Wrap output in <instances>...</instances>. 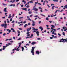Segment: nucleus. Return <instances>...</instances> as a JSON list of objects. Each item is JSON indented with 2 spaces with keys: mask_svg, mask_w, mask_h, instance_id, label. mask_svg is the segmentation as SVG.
Instances as JSON below:
<instances>
[{
  "mask_svg": "<svg viewBox=\"0 0 67 67\" xmlns=\"http://www.w3.org/2000/svg\"><path fill=\"white\" fill-rule=\"evenodd\" d=\"M4 23L5 24H3L1 25V26L2 27H3L4 26V28L5 29H6L7 27V24H6V21H4Z\"/></svg>",
  "mask_w": 67,
  "mask_h": 67,
  "instance_id": "f257e3e1",
  "label": "nucleus"
},
{
  "mask_svg": "<svg viewBox=\"0 0 67 67\" xmlns=\"http://www.w3.org/2000/svg\"><path fill=\"white\" fill-rule=\"evenodd\" d=\"M34 47H32V48L31 49V53H34Z\"/></svg>",
  "mask_w": 67,
  "mask_h": 67,
  "instance_id": "f03ea898",
  "label": "nucleus"
},
{
  "mask_svg": "<svg viewBox=\"0 0 67 67\" xmlns=\"http://www.w3.org/2000/svg\"><path fill=\"white\" fill-rule=\"evenodd\" d=\"M7 7L5 8L4 10V11L5 12H7L8 11L7 10Z\"/></svg>",
  "mask_w": 67,
  "mask_h": 67,
  "instance_id": "7ed1b4c3",
  "label": "nucleus"
},
{
  "mask_svg": "<svg viewBox=\"0 0 67 67\" xmlns=\"http://www.w3.org/2000/svg\"><path fill=\"white\" fill-rule=\"evenodd\" d=\"M31 29V27H30V28H28L27 29V31L29 32V31H30Z\"/></svg>",
  "mask_w": 67,
  "mask_h": 67,
  "instance_id": "20e7f679",
  "label": "nucleus"
},
{
  "mask_svg": "<svg viewBox=\"0 0 67 67\" xmlns=\"http://www.w3.org/2000/svg\"><path fill=\"white\" fill-rule=\"evenodd\" d=\"M32 22H33L32 26H34L35 25V22L33 20H32Z\"/></svg>",
  "mask_w": 67,
  "mask_h": 67,
  "instance_id": "39448f33",
  "label": "nucleus"
},
{
  "mask_svg": "<svg viewBox=\"0 0 67 67\" xmlns=\"http://www.w3.org/2000/svg\"><path fill=\"white\" fill-rule=\"evenodd\" d=\"M33 10H34L35 11H38V9L37 8H35L33 9Z\"/></svg>",
  "mask_w": 67,
  "mask_h": 67,
  "instance_id": "423d86ee",
  "label": "nucleus"
},
{
  "mask_svg": "<svg viewBox=\"0 0 67 67\" xmlns=\"http://www.w3.org/2000/svg\"><path fill=\"white\" fill-rule=\"evenodd\" d=\"M36 44V42H32V43L31 44L32 45H34V44Z\"/></svg>",
  "mask_w": 67,
  "mask_h": 67,
  "instance_id": "0eeeda50",
  "label": "nucleus"
},
{
  "mask_svg": "<svg viewBox=\"0 0 67 67\" xmlns=\"http://www.w3.org/2000/svg\"><path fill=\"white\" fill-rule=\"evenodd\" d=\"M28 26L27 24H25L24 26V27H26V26Z\"/></svg>",
  "mask_w": 67,
  "mask_h": 67,
  "instance_id": "6e6552de",
  "label": "nucleus"
},
{
  "mask_svg": "<svg viewBox=\"0 0 67 67\" xmlns=\"http://www.w3.org/2000/svg\"><path fill=\"white\" fill-rule=\"evenodd\" d=\"M22 2H24V4H25L26 3V1L24 0H23L22 1Z\"/></svg>",
  "mask_w": 67,
  "mask_h": 67,
  "instance_id": "1a4fd4ad",
  "label": "nucleus"
},
{
  "mask_svg": "<svg viewBox=\"0 0 67 67\" xmlns=\"http://www.w3.org/2000/svg\"><path fill=\"white\" fill-rule=\"evenodd\" d=\"M36 54H38V55H39V54H40V51H36Z\"/></svg>",
  "mask_w": 67,
  "mask_h": 67,
  "instance_id": "9d476101",
  "label": "nucleus"
},
{
  "mask_svg": "<svg viewBox=\"0 0 67 67\" xmlns=\"http://www.w3.org/2000/svg\"><path fill=\"white\" fill-rule=\"evenodd\" d=\"M15 1V0H13V1H10V2H12V3H13Z\"/></svg>",
  "mask_w": 67,
  "mask_h": 67,
  "instance_id": "9b49d317",
  "label": "nucleus"
},
{
  "mask_svg": "<svg viewBox=\"0 0 67 67\" xmlns=\"http://www.w3.org/2000/svg\"><path fill=\"white\" fill-rule=\"evenodd\" d=\"M10 7H12V6H13V7H15V4H14L13 5L12 4L10 5Z\"/></svg>",
  "mask_w": 67,
  "mask_h": 67,
  "instance_id": "f8f14e48",
  "label": "nucleus"
},
{
  "mask_svg": "<svg viewBox=\"0 0 67 67\" xmlns=\"http://www.w3.org/2000/svg\"><path fill=\"white\" fill-rule=\"evenodd\" d=\"M22 10H26L27 9L26 8H22Z\"/></svg>",
  "mask_w": 67,
  "mask_h": 67,
  "instance_id": "ddd939ff",
  "label": "nucleus"
},
{
  "mask_svg": "<svg viewBox=\"0 0 67 67\" xmlns=\"http://www.w3.org/2000/svg\"><path fill=\"white\" fill-rule=\"evenodd\" d=\"M28 3H33V2L32 1V0L28 2Z\"/></svg>",
  "mask_w": 67,
  "mask_h": 67,
  "instance_id": "4468645a",
  "label": "nucleus"
},
{
  "mask_svg": "<svg viewBox=\"0 0 67 67\" xmlns=\"http://www.w3.org/2000/svg\"><path fill=\"white\" fill-rule=\"evenodd\" d=\"M38 31V29H32V31Z\"/></svg>",
  "mask_w": 67,
  "mask_h": 67,
  "instance_id": "2eb2a0df",
  "label": "nucleus"
},
{
  "mask_svg": "<svg viewBox=\"0 0 67 67\" xmlns=\"http://www.w3.org/2000/svg\"><path fill=\"white\" fill-rule=\"evenodd\" d=\"M36 34H39L40 32H39L38 31H37L36 32Z\"/></svg>",
  "mask_w": 67,
  "mask_h": 67,
  "instance_id": "dca6fc26",
  "label": "nucleus"
},
{
  "mask_svg": "<svg viewBox=\"0 0 67 67\" xmlns=\"http://www.w3.org/2000/svg\"><path fill=\"white\" fill-rule=\"evenodd\" d=\"M9 32H8L7 33V34H9V33H10L11 32V30H10L9 31Z\"/></svg>",
  "mask_w": 67,
  "mask_h": 67,
  "instance_id": "f3484780",
  "label": "nucleus"
},
{
  "mask_svg": "<svg viewBox=\"0 0 67 67\" xmlns=\"http://www.w3.org/2000/svg\"><path fill=\"white\" fill-rule=\"evenodd\" d=\"M46 20H48V21L49 20L48 19V17H47L46 19Z\"/></svg>",
  "mask_w": 67,
  "mask_h": 67,
  "instance_id": "a211bd4d",
  "label": "nucleus"
},
{
  "mask_svg": "<svg viewBox=\"0 0 67 67\" xmlns=\"http://www.w3.org/2000/svg\"><path fill=\"white\" fill-rule=\"evenodd\" d=\"M38 9H40V10H42V8L41 7H39Z\"/></svg>",
  "mask_w": 67,
  "mask_h": 67,
  "instance_id": "6ab92c4d",
  "label": "nucleus"
},
{
  "mask_svg": "<svg viewBox=\"0 0 67 67\" xmlns=\"http://www.w3.org/2000/svg\"><path fill=\"white\" fill-rule=\"evenodd\" d=\"M36 8V7L35 6L34 7H33V9H32V10H34V9H36V8Z\"/></svg>",
  "mask_w": 67,
  "mask_h": 67,
  "instance_id": "aec40b11",
  "label": "nucleus"
},
{
  "mask_svg": "<svg viewBox=\"0 0 67 67\" xmlns=\"http://www.w3.org/2000/svg\"><path fill=\"white\" fill-rule=\"evenodd\" d=\"M64 7L65 8H67V5H66L65 6H64Z\"/></svg>",
  "mask_w": 67,
  "mask_h": 67,
  "instance_id": "412c9836",
  "label": "nucleus"
},
{
  "mask_svg": "<svg viewBox=\"0 0 67 67\" xmlns=\"http://www.w3.org/2000/svg\"><path fill=\"white\" fill-rule=\"evenodd\" d=\"M17 32H18V34H20V31H19V30H18Z\"/></svg>",
  "mask_w": 67,
  "mask_h": 67,
  "instance_id": "4be33fe9",
  "label": "nucleus"
},
{
  "mask_svg": "<svg viewBox=\"0 0 67 67\" xmlns=\"http://www.w3.org/2000/svg\"><path fill=\"white\" fill-rule=\"evenodd\" d=\"M40 15H42V16H44V17H45V15H44L43 14H40Z\"/></svg>",
  "mask_w": 67,
  "mask_h": 67,
  "instance_id": "5701e85b",
  "label": "nucleus"
},
{
  "mask_svg": "<svg viewBox=\"0 0 67 67\" xmlns=\"http://www.w3.org/2000/svg\"><path fill=\"white\" fill-rule=\"evenodd\" d=\"M28 20H29V21H32V20L30 19V18L28 19Z\"/></svg>",
  "mask_w": 67,
  "mask_h": 67,
  "instance_id": "b1692460",
  "label": "nucleus"
},
{
  "mask_svg": "<svg viewBox=\"0 0 67 67\" xmlns=\"http://www.w3.org/2000/svg\"><path fill=\"white\" fill-rule=\"evenodd\" d=\"M63 34L64 35V36H65V32H63Z\"/></svg>",
  "mask_w": 67,
  "mask_h": 67,
  "instance_id": "393cba45",
  "label": "nucleus"
},
{
  "mask_svg": "<svg viewBox=\"0 0 67 67\" xmlns=\"http://www.w3.org/2000/svg\"><path fill=\"white\" fill-rule=\"evenodd\" d=\"M32 13V12L31 11L30 12H29V14H31Z\"/></svg>",
  "mask_w": 67,
  "mask_h": 67,
  "instance_id": "a878e982",
  "label": "nucleus"
},
{
  "mask_svg": "<svg viewBox=\"0 0 67 67\" xmlns=\"http://www.w3.org/2000/svg\"><path fill=\"white\" fill-rule=\"evenodd\" d=\"M42 28H43L41 26L39 27V29H42Z\"/></svg>",
  "mask_w": 67,
  "mask_h": 67,
  "instance_id": "bb28decb",
  "label": "nucleus"
},
{
  "mask_svg": "<svg viewBox=\"0 0 67 67\" xmlns=\"http://www.w3.org/2000/svg\"><path fill=\"white\" fill-rule=\"evenodd\" d=\"M3 5H7V4H6L4 3H3Z\"/></svg>",
  "mask_w": 67,
  "mask_h": 67,
  "instance_id": "cd10ccee",
  "label": "nucleus"
},
{
  "mask_svg": "<svg viewBox=\"0 0 67 67\" xmlns=\"http://www.w3.org/2000/svg\"><path fill=\"white\" fill-rule=\"evenodd\" d=\"M63 11H64V10L62 9V10L61 11H60V12H62Z\"/></svg>",
  "mask_w": 67,
  "mask_h": 67,
  "instance_id": "c85d7f7f",
  "label": "nucleus"
},
{
  "mask_svg": "<svg viewBox=\"0 0 67 67\" xmlns=\"http://www.w3.org/2000/svg\"><path fill=\"white\" fill-rule=\"evenodd\" d=\"M47 6L48 8H50L51 7V6H49V5L48 4H47Z\"/></svg>",
  "mask_w": 67,
  "mask_h": 67,
  "instance_id": "c756f323",
  "label": "nucleus"
},
{
  "mask_svg": "<svg viewBox=\"0 0 67 67\" xmlns=\"http://www.w3.org/2000/svg\"><path fill=\"white\" fill-rule=\"evenodd\" d=\"M58 11V10H56V11L54 13H55V14H56V13H57V12Z\"/></svg>",
  "mask_w": 67,
  "mask_h": 67,
  "instance_id": "7c9ffc66",
  "label": "nucleus"
},
{
  "mask_svg": "<svg viewBox=\"0 0 67 67\" xmlns=\"http://www.w3.org/2000/svg\"><path fill=\"white\" fill-rule=\"evenodd\" d=\"M29 7H30V6H29V5H27V6H26V8H29Z\"/></svg>",
  "mask_w": 67,
  "mask_h": 67,
  "instance_id": "2f4dec72",
  "label": "nucleus"
},
{
  "mask_svg": "<svg viewBox=\"0 0 67 67\" xmlns=\"http://www.w3.org/2000/svg\"><path fill=\"white\" fill-rule=\"evenodd\" d=\"M7 47V46H3V48H5Z\"/></svg>",
  "mask_w": 67,
  "mask_h": 67,
  "instance_id": "473e14b6",
  "label": "nucleus"
},
{
  "mask_svg": "<svg viewBox=\"0 0 67 67\" xmlns=\"http://www.w3.org/2000/svg\"><path fill=\"white\" fill-rule=\"evenodd\" d=\"M38 3V2L37 1V2H35V4H37V3Z\"/></svg>",
  "mask_w": 67,
  "mask_h": 67,
  "instance_id": "72a5a7b5",
  "label": "nucleus"
},
{
  "mask_svg": "<svg viewBox=\"0 0 67 67\" xmlns=\"http://www.w3.org/2000/svg\"><path fill=\"white\" fill-rule=\"evenodd\" d=\"M65 28H66V27H64V26L63 27V30H64V29H65Z\"/></svg>",
  "mask_w": 67,
  "mask_h": 67,
  "instance_id": "f704fd0d",
  "label": "nucleus"
},
{
  "mask_svg": "<svg viewBox=\"0 0 67 67\" xmlns=\"http://www.w3.org/2000/svg\"><path fill=\"white\" fill-rule=\"evenodd\" d=\"M5 35H6V34L4 33L3 34V36H5Z\"/></svg>",
  "mask_w": 67,
  "mask_h": 67,
  "instance_id": "c9c22d12",
  "label": "nucleus"
},
{
  "mask_svg": "<svg viewBox=\"0 0 67 67\" xmlns=\"http://www.w3.org/2000/svg\"><path fill=\"white\" fill-rule=\"evenodd\" d=\"M12 21V18H11V19L10 20V21Z\"/></svg>",
  "mask_w": 67,
  "mask_h": 67,
  "instance_id": "e433bc0d",
  "label": "nucleus"
},
{
  "mask_svg": "<svg viewBox=\"0 0 67 67\" xmlns=\"http://www.w3.org/2000/svg\"><path fill=\"white\" fill-rule=\"evenodd\" d=\"M32 16H33V15H30V18H31V17H32Z\"/></svg>",
  "mask_w": 67,
  "mask_h": 67,
  "instance_id": "4c0bfd02",
  "label": "nucleus"
},
{
  "mask_svg": "<svg viewBox=\"0 0 67 67\" xmlns=\"http://www.w3.org/2000/svg\"><path fill=\"white\" fill-rule=\"evenodd\" d=\"M11 44H12V43H8V44L9 45H9H11Z\"/></svg>",
  "mask_w": 67,
  "mask_h": 67,
  "instance_id": "58836bf2",
  "label": "nucleus"
},
{
  "mask_svg": "<svg viewBox=\"0 0 67 67\" xmlns=\"http://www.w3.org/2000/svg\"><path fill=\"white\" fill-rule=\"evenodd\" d=\"M45 1H44L43 5H45Z\"/></svg>",
  "mask_w": 67,
  "mask_h": 67,
  "instance_id": "ea45409f",
  "label": "nucleus"
},
{
  "mask_svg": "<svg viewBox=\"0 0 67 67\" xmlns=\"http://www.w3.org/2000/svg\"><path fill=\"white\" fill-rule=\"evenodd\" d=\"M64 40L65 41V42H67V40L66 39H64Z\"/></svg>",
  "mask_w": 67,
  "mask_h": 67,
  "instance_id": "a19ab883",
  "label": "nucleus"
},
{
  "mask_svg": "<svg viewBox=\"0 0 67 67\" xmlns=\"http://www.w3.org/2000/svg\"><path fill=\"white\" fill-rule=\"evenodd\" d=\"M22 18H23V17H21L19 18V19H22Z\"/></svg>",
  "mask_w": 67,
  "mask_h": 67,
  "instance_id": "79ce46f5",
  "label": "nucleus"
},
{
  "mask_svg": "<svg viewBox=\"0 0 67 67\" xmlns=\"http://www.w3.org/2000/svg\"><path fill=\"white\" fill-rule=\"evenodd\" d=\"M53 30L54 31H56V29H53Z\"/></svg>",
  "mask_w": 67,
  "mask_h": 67,
  "instance_id": "37998d69",
  "label": "nucleus"
},
{
  "mask_svg": "<svg viewBox=\"0 0 67 67\" xmlns=\"http://www.w3.org/2000/svg\"><path fill=\"white\" fill-rule=\"evenodd\" d=\"M67 28L65 29H65L64 30V31H67Z\"/></svg>",
  "mask_w": 67,
  "mask_h": 67,
  "instance_id": "c03bdc74",
  "label": "nucleus"
},
{
  "mask_svg": "<svg viewBox=\"0 0 67 67\" xmlns=\"http://www.w3.org/2000/svg\"><path fill=\"white\" fill-rule=\"evenodd\" d=\"M13 38L14 40H15V37H13Z\"/></svg>",
  "mask_w": 67,
  "mask_h": 67,
  "instance_id": "a18cd8bd",
  "label": "nucleus"
},
{
  "mask_svg": "<svg viewBox=\"0 0 67 67\" xmlns=\"http://www.w3.org/2000/svg\"><path fill=\"white\" fill-rule=\"evenodd\" d=\"M27 19H30V17H29V16H27Z\"/></svg>",
  "mask_w": 67,
  "mask_h": 67,
  "instance_id": "49530a36",
  "label": "nucleus"
},
{
  "mask_svg": "<svg viewBox=\"0 0 67 67\" xmlns=\"http://www.w3.org/2000/svg\"><path fill=\"white\" fill-rule=\"evenodd\" d=\"M19 30H22V29H21V28H19L18 29Z\"/></svg>",
  "mask_w": 67,
  "mask_h": 67,
  "instance_id": "de8ad7c7",
  "label": "nucleus"
},
{
  "mask_svg": "<svg viewBox=\"0 0 67 67\" xmlns=\"http://www.w3.org/2000/svg\"><path fill=\"white\" fill-rule=\"evenodd\" d=\"M26 46H29V44H26Z\"/></svg>",
  "mask_w": 67,
  "mask_h": 67,
  "instance_id": "09e8293b",
  "label": "nucleus"
},
{
  "mask_svg": "<svg viewBox=\"0 0 67 67\" xmlns=\"http://www.w3.org/2000/svg\"><path fill=\"white\" fill-rule=\"evenodd\" d=\"M19 45H21V44H22V43L21 42H20L19 43Z\"/></svg>",
  "mask_w": 67,
  "mask_h": 67,
  "instance_id": "8fccbe9b",
  "label": "nucleus"
},
{
  "mask_svg": "<svg viewBox=\"0 0 67 67\" xmlns=\"http://www.w3.org/2000/svg\"><path fill=\"white\" fill-rule=\"evenodd\" d=\"M37 16H38L37 15H36V16H34V17H35V18H36V17H37Z\"/></svg>",
  "mask_w": 67,
  "mask_h": 67,
  "instance_id": "3c124183",
  "label": "nucleus"
},
{
  "mask_svg": "<svg viewBox=\"0 0 67 67\" xmlns=\"http://www.w3.org/2000/svg\"><path fill=\"white\" fill-rule=\"evenodd\" d=\"M51 26H52V27H55V26H54L53 25H51Z\"/></svg>",
  "mask_w": 67,
  "mask_h": 67,
  "instance_id": "603ef678",
  "label": "nucleus"
},
{
  "mask_svg": "<svg viewBox=\"0 0 67 67\" xmlns=\"http://www.w3.org/2000/svg\"><path fill=\"white\" fill-rule=\"evenodd\" d=\"M30 38V37H26V38Z\"/></svg>",
  "mask_w": 67,
  "mask_h": 67,
  "instance_id": "864d4df0",
  "label": "nucleus"
},
{
  "mask_svg": "<svg viewBox=\"0 0 67 67\" xmlns=\"http://www.w3.org/2000/svg\"><path fill=\"white\" fill-rule=\"evenodd\" d=\"M30 33V32H27L26 33V34H29Z\"/></svg>",
  "mask_w": 67,
  "mask_h": 67,
  "instance_id": "5fc2aeb1",
  "label": "nucleus"
},
{
  "mask_svg": "<svg viewBox=\"0 0 67 67\" xmlns=\"http://www.w3.org/2000/svg\"><path fill=\"white\" fill-rule=\"evenodd\" d=\"M26 21H24V22L23 23H24H24H26Z\"/></svg>",
  "mask_w": 67,
  "mask_h": 67,
  "instance_id": "6e6d98bb",
  "label": "nucleus"
},
{
  "mask_svg": "<svg viewBox=\"0 0 67 67\" xmlns=\"http://www.w3.org/2000/svg\"><path fill=\"white\" fill-rule=\"evenodd\" d=\"M46 3H48V1H46Z\"/></svg>",
  "mask_w": 67,
  "mask_h": 67,
  "instance_id": "4d7b16f0",
  "label": "nucleus"
},
{
  "mask_svg": "<svg viewBox=\"0 0 67 67\" xmlns=\"http://www.w3.org/2000/svg\"><path fill=\"white\" fill-rule=\"evenodd\" d=\"M51 6H52V5H55L54 4H51Z\"/></svg>",
  "mask_w": 67,
  "mask_h": 67,
  "instance_id": "13d9d810",
  "label": "nucleus"
},
{
  "mask_svg": "<svg viewBox=\"0 0 67 67\" xmlns=\"http://www.w3.org/2000/svg\"><path fill=\"white\" fill-rule=\"evenodd\" d=\"M5 16L3 17L2 18V19H5Z\"/></svg>",
  "mask_w": 67,
  "mask_h": 67,
  "instance_id": "bf43d9fd",
  "label": "nucleus"
},
{
  "mask_svg": "<svg viewBox=\"0 0 67 67\" xmlns=\"http://www.w3.org/2000/svg\"><path fill=\"white\" fill-rule=\"evenodd\" d=\"M27 36H30V34H28V35H27Z\"/></svg>",
  "mask_w": 67,
  "mask_h": 67,
  "instance_id": "052dcab7",
  "label": "nucleus"
},
{
  "mask_svg": "<svg viewBox=\"0 0 67 67\" xmlns=\"http://www.w3.org/2000/svg\"><path fill=\"white\" fill-rule=\"evenodd\" d=\"M9 16L10 18H11L12 17V16H11V14H9Z\"/></svg>",
  "mask_w": 67,
  "mask_h": 67,
  "instance_id": "680f3d73",
  "label": "nucleus"
},
{
  "mask_svg": "<svg viewBox=\"0 0 67 67\" xmlns=\"http://www.w3.org/2000/svg\"><path fill=\"white\" fill-rule=\"evenodd\" d=\"M41 21H39V24H41Z\"/></svg>",
  "mask_w": 67,
  "mask_h": 67,
  "instance_id": "e2e57ef3",
  "label": "nucleus"
},
{
  "mask_svg": "<svg viewBox=\"0 0 67 67\" xmlns=\"http://www.w3.org/2000/svg\"><path fill=\"white\" fill-rule=\"evenodd\" d=\"M49 22H50V23H52V21H49Z\"/></svg>",
  "mask_w": 67,
  "mask_h": 67,
  "instance_id": "0e129e2a",
  "label": "nucleus"
},
{
  "mask_svg": "<svg viewBox=\"0 0 67 67\" xmlns=\"http://www.w3.org/2000/svg\"><path fill=\"white\" fill-rule=\"evenodd\" d=\"M60 29V28H58L57 29V30H59V29Z\"/></svg>",
  "mask_w": 67,
  "mask_h": 67,
  "instance_id": "69168bd1",
  "label": "nucleus"
},
{
  "mask_svg": "<svg viewBox=\"0 0 67 67\" xmlns=\"http://www.w3.org/2000/svg\"><path fill=\"white\" fill-rule=\"evenodd\" d=\"M14 20H13V21L12 22V23H14Z\"/></svg>",
  "mask_w": 67,
  "mask_h": 67,
  "instance_id": "338daca9",
  "label": "nucleus"
},
{
  "mask_svg": "<svg viewBox=\"0 0 67 67\" xmlns=\"http://www.w3.org/2000/svg\"><path fill=\"white\" fill-rule=\"evenodd\" d=\"M21 40V38H19V39H18V40Z\"/></svg>",
  "mask_w": 67,
  "mask_h": 67,
  "instance_id": "774afa93",
  "label": "nucleus"
}]
</instances>
